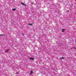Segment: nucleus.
Masks as SVG:
<instances>
[{"instance_id":"f257e3e1","label":"nucleus","mask_w":76,"mask_h":76,"mask_svg":"<svg viewBox=\"0 0 76 76\" xmlns=\"http://www.w3.org/2000/svg\"><path fill=\"white\" fill-rule=\"evenodd\" d=\"M9 51V49H7L5 51V53H7L8 51Z\"/></svg>"},{"instance_id":"f03ea898","label":"nucleus","mask_w":76,"mask_h":76,"mask_svg":"<svg viewBox=\"0 0 76 76\" xmlns=\"http://www.w3.org/2000/svg\"><path fill=\"white\" fill-rule=\"evenodd\" d=\"M21 4L23 5V6H26V4H24L23 3H22V2H21Z\"/></svg>"},{"instance_id":"7ed1b4c3","label":"nucleus","mask_w":76,"mask_h":76,"mask_svg":"<svg viewBox=\"0 0 76 76\" xmlns=\"http://www.w3.org/2000/svg\"><path fill=\"white\" fill-rule=\"evenodd\" d=\"M33 72V71H32V70H31L30 72V75H32V73Z\"/></svg>"},{"instance_id":"20e7f679","label":"nucleus","mask_w":76,"mask_h":76,"mask_svg":"<svg viewBox=\"0 0 76 76\" xmlns=\"http://www.w3.org/2000/svg\"><path fill=\"white\" fill-rule=\"evenodd\" d=\"M30 60H34V58H30Z\"/></svg>"},{"instance_id":"39448f33","label":"nucleus","mask_w":76,"mask_h":76,"mask_svg":"<svg viewBox=\"0 0 76 76\" xmlns=\"http://www.w3.org/2000/svg\"><path fill=\"white\" fill-rule=\"evenodd\" d=\"M64 29H62V32H64Z\"/></svg>"},{"instance_id":"423d86ee","label":"nucleus","mask_w":76,"mask_h":76,"mask_svg":"<svg viewBox=\"0 0 76 76\" xmlns=\"http://www.w3.org/2000/svg\"><path fill=\"white\" fill-rule=\"evenodd\" d=\"M16 10L14 8L12 9V10L13 11H15V10Z\"/></svg>"},{"instance_id":"0eeeda50","label":"nucleus","mask_w":76,"mask_h":76,"mask_svg":"<svg viewBox=\"0 0 76 76\" xmlns=\"http://www.w3.org/2000/svg\"><path fill=\"white\" fill-rule=\"evenodd\" d=\"M29 25H32V24L29 23L28 24Z\"/></svg>"},{"instance_id":"6e6552de","label":"nucleus","mask_w":76,"mask_h":76,"mask_svg":"<svg viewBox=\"0 0 76 76\" xmlns=\"http://www.w3.org/2000/svg\"><path fill=\"white\" fill-rule=\"evenodd\" d=\"M73 48H74V49H76V47H73Z\"/></svg>"},{"instance_id":"1a4fd4ad","label":"nucleus","mask_w":76,"mask_h":76,"mask_svg":"<svg viewBox=\"0 0 76 76\" xmlns=\"http://www.w3.org/2000/svg\"><path fill=\"white\" fill-rule=\"evenodd\" d=\"M61 59H64V57H62L61 58Z\"/></svg>"},{"instance_id":"9d476101","label":"nucleus","mask_w":76,"mask_h":76,"mask_svg":"<svg viewBox=\"0 0 76 76\" xmlns=\"http://www.w3.org/2000/svg\"><path fill=\"white\" fill-rule=\"evenodd\" d=\"M0 36H3V35L1 34V35H0Z\"/></svg>"},{"instance_id":"9b49d317","label":"nucleus","mask_w":76,"mask_h":76,"mask_svg":"<svg viewBox=\"0 0 76 76\" xmlns=\"http://www.w3.org/2000/svg\"><path fill=\"white\" fill-rule=\"evenodd\" d=\"M17 74H18V72H17V73H16V75H17Z\"/></svg>"},{"instance_id":"f8f14e48","label":"nucleus","mask_w":76,"mask_h":76,"mask_svg":"<svg viewBox=\"0 0 76 76\" xmlns=\"http://www.w3.org/2000/svg\"><path fill=\"white\" fill-rule=\"evenodd\" d=\"M23 35H24V34H22Z\"/></svg>"},{"instance_id":"ddd939ff","label":"nucleus","mask_w":76,"mask_h":76,"mask_svg":"<svg viewBox=\"0 0 76 76\" xmlns=\"http://www.w3.org/2000/svg\"><path fill=\"white\" fill-rule=\"evenodd\" d=\"M69 12V11H68V12Z\"/></svg>"},{"instance_id":"4468645a","label":"nucleus","mask_w":76,"mask_h":76,"mask_svg":"<svg viewBox=\"0 0 76 76\" xmlns=\"http://www.w3.org/2000/svg\"><path fill=\"white\" fill-rule=\"evenodd\" d=\"M33 3H32V4H33Z\"/></svg>"}]
</instances>
